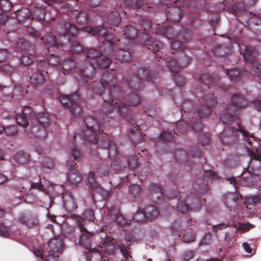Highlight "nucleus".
Segmentation results:
<instances>
[{
  "mask_svg": "<svg viewBox=\"0 0 261 261\" xmlns=\"http://www.w3.org/2000/svg\"><path fill=\"white\" fill-rule=\"evenodd\" d=\"M44 64H47L48 66L50 65L53 67L56 66L58 65L61 64L59 58L54 54L48 56V57L47 59V62H40L39 64L38 65V66L40 67Z\"/></svg>",
  "mask_w": 261,
  "mask_h": 261,
  "instance_id": "42",
  "label": "nucleus"
},
{
  "mask_svg": "<svg viewBox=\"0 0 261 261\" xmlns=\"http://www.w3.org/2000/svg\"><path fill=\"white\" fill-rule=\"evenodd\" d=\"M61 103L68 108L75 117H79L82 112L81 106V99L78 92H74L70 95H61Z\"/></svg>",
  "mask_w": 261,
  "mask_h": 261,
  "instance_id": "15",
  "label": "nucleus"
},
{
  "mask_svg": "<svg viewBox=\"0 0 261 261\" xmlns=\"http://www.w3.org/2000/svg\"><path fill=\"white\" fill-rule=\"evenodd\" d=\"M231 49L229 47L225 45H216L212 50L215 56L223 57L230 53Z\"/></svg>",
  "mask_w": 261,
  "mask_h": 261,
  "instance_id": "36",
  "label": "nucleus"
},
{
  "mask_svg": "<svg viewBox=\"0 0 261 261\" xmlns=\"http://www.w3.org/2000/svg\"><path fill=\"white\" fill-rule=\"evenodd\" d=\"M125 6L133 9H141L144 5L143 0H124Z\"/></svg>",
  "mask_w": 261,
  "mask_h": 261,
  "instance_id": "43",
  "label": "nucleus"
},
{
  "mask_svg": "<svg viewBox=\"0 0 261 261\" xmlns=\"http://www.w3.org/2000/svg\"><path fill=\"white\" fill-rule=\"evenodd\" d=\"M123 31L125 38L130 41H133L137 37L140 43V40L142 39L141 35L139 31L138 32H137V29L135 27L131 25H126Z\"/></svg>",
  "mask_w": 261,
  "mask_h": 261,
  "instance_id": "31",
  "label": "nucleus"
},
{
  "mask_svg": "<svg viewBox=\"0 0 261 261\" xmlns=\"http://www.w3.org/2000/svg\"><path fill=\"white\" fill-rule=\"evenodd\" d=\"M40 40L48 47V50L51 48H53L54 51H56V50L61 49L66 45V42L63 41L61 35H60L57 39V36L54 35L51 32L44 37H41Z\"/></svg>",
  "mask_w": 261,
  "mask_h": 261,
  "instance_id": "18",
  "label": "nucleus"
},
{
  "mask_svg": "<svg viewBox=\"0 0 261 261\" xmlns=\"http://www.w3.org/2000/svg\"><path fill=\"white\" fill-rule=\"evenodd\" d=\"M95 70H94L92 80L89 81V85H85L84 87L91 89L95 93L102 95L103 103L102 105L101 111L106 115L111 114L120 115L126 117L128 122L132 125H135L134 128L130 129V133L135 135L136 130L138 131L139 126L137 124L134 116L132 115L127 117L126 115L129 111V107L136 106L140 104V98L137 94H130L126 98L123 97V100L128 102L124 103L121 97L122 96V89L117 84L114 70L113 72H105L101 76V80H94L95 77Z\"/></svg>",
  "mask_w": 261,
  "mask_h": 261,
  "instance_id": "1",
  "label": "nucleus"
},
{
  "mask_svg": "<svg viewBox=\"0 0 261 261\" xmlns=\"http://www.w3.org/2000/svg\"><path fill=\"white\" fill-rule=\"evenodd\" d=\"M110 163L108 161L99 165L96 168V170L97 175L100 177L105 176H108L110 173ZM111 165H112L111 163Z\"/></svg>",
  "mask_w": 261,
  "mask_h": 261,
  "instance_id": "38",
  "label": "nucleus"
},
{
  "mask_svg": "<svg viewBox=\"0 0 261 261\" xmlns=\"http://www.w3.org/2000/svg\"><path fill=\"white\" fill-rule=\"evenodd\" d=\"M111 57L115 58L116 60L120 61L121 63L129 62L132 58L131 54L129 51L119 49L116 51H113Z\"/></svg>",
  "mask_w": 261,
  "mask_h": 261,
  "instance_id": "30",
  "label": "nucleus"
},
{
  "mask_svg": "<svg viewBox=\"0 0 261 261\" xmlns=\"http://www.w3.org/2000/svg\"><path fill=\"white\" fill-rule=\"evenodd\" d=\"M81 153L76 148L72 149L69 160L66 161L68 167L67 178L69 184L73 186H77L82 180V176L76 168L78 167L76 162H79Z\"/></svg>",
  "mask_w": 261,
  "mask_h": 261,
  "instance_id": "10",
  "label": "nucleus"
},
{
  "mask_svg": "<svg viewBox=\"0 0 261 261\" xmlns=\"http://www.w3.org/2000/svg\"><path fill=\"white\" fill-rule=\"evenodd\" d=\"M16 45L21 50H27L30 47L29 42L24 38H20L16 42Z\"/></svg>",
  "mask_w": 261,
  "mask_h": 261,
  "instance_id": "53",
  "label": "nucleus"
},
{
  "mask_svg": "<svg viewBox=\"0 0 261 261\" xmlns=\"http://www.w3.org/2000/svg\"><path fill=\"white\" fill-rule=\"evenodd\" d=\"M42 164L43 167L51 169L54 167L55 162L52 159L49 157H45L43 158Z\"/></svg>",
  "mask_w": 261,
  "mask_h": 261,
  "instance_id": "55",
  "label": "nucleus"
},
{
  "mask_svg": "<svg viewBox=\"0 0 261 261\" xmlns=\"http://www.w3.org/2000/svg\"><path fill=\"white\" fill-rule=\"evenodd\" d=\"M151 27V22L148 19H142L140 22L141 29L138 30L141 35V40L140 44L145 46L149 49L152 50L153 53H155L159 51L162 46V43L159 40L154 39L153 40L152 37H150L148 32L150 31Z\"/></svg>",
  "mask_w": 261,
  "mask_h": 261,
  "instance_id": "9",
  "label": "nucleus"
},
{
  "mask_svg": "<svg viewBox=\"0 0 261 261\" xmlns=\"http://www.w3.org/2000/svg\"><path fill=\"white\" fill-rule=\"evenodd\" d=\"M109 22L114 26H118L121 22V18L118 14L111 12L109 17Z\"/></svg>",
  "mask_w": 261,
  "mask_h": 261,
  "instance_id": "54",
  "label": "nucleus"
},
{
  "mask_svg": "<svg viewBox=\"0 0 261 261\" xmlns=\"http://www.w3.org/2000/svg\"><path fill=\"white\" fill-rule=\"evenodd\" d=\"M199 80L205 88L210 89L211 87L214 85L222 87L219 77L217 74H209L208 72L207 74H201L199 77Z\"/></svg>",
  "mask_w": 261,
  "mask_h": 261,
  "instance_id": "21",
  "label": "nucleus"
},
{
  "mask_svg": "<svg viewBox=\"0 0 261 261\" xmlns=\"http://www.w3.org/2000/svg\"><path fill=\"white\" fill-rule=\"evenodd\" d=\"M201 155V151L197 146L192 147L189 153H188L184 150H179L175 152L174 156L176 160L179 162L180 164H186L188 166H192L188 159L190 156L192 158H200Z\"/></svg>",
  "mask_w": 261,
  "mask_h": 261,
  "instance_id": "17",
  "label": "nucleus"
},
{
  "mask_svg": "<svg viewBox=\"0 0 261 261\" xmlns=\"http://www.w3.org/2000/svg\"><path fill=\"white\" fill-rule=\"evenodd\" d=\"M194 256V252L193 251L191 250H186L183 254L184 261H190L193 258Z\"/></svg>",
  "mask_w": 261,
  "mask_h": 261,
  "instance_id": "63",
  "label": "nucleus"
},
{
  "mask_svg": "<svg viewBox=\"0 0 261 261\" xmlns=\"http://www.w3.org/2000/svg\"><path fill=\"white\" fill-rule=\"evenodd\" d=\"M42 72V70L37 71L31 76L30 82L34 87L40 86L45 82V77Z\"/></svg>",
  "mask_w": 261,
  "mask_h": 261,
  "instance_id": "34",
  "label": "nucleus"
},
{
  "mask_svg": "<svg viewBox=\"0 0 261 261\" xmlns=\"http://www.w3.org/2000/svg\"><path fill=\"white\" fill-rule=\"evenodd\" d=\"M150 188L153 199H160L164 196V192L158 184H152Z\"/></svg>",
  "mask_w": 261,
  "mask_h": 261,
  "instance_id": "41",
  "label": "nucleus"
},
{
  "mask_svg": "<svg viewBox=\"0 0 261 261\" xmlns=\"http://www.w3.org/2000/svg\"><path fill=\"white\" fill-rule=\"evenodd\" d=\"M178 71H179L175 72V74L173 75V79L175 84L178 86L182 87L185 84V79L183 76L177 73ZM173 72L174 73V72Z\"/></svg>",
  "mask_w": 261,
  "mask_h": 261,
  "instance_id": "56",
  "label": "nucleus"
},
{
  "mask_svg": "<svg viewBox=\"0 0 261 261\" xmlns=\"http://www.w3.org/2000/svg\"><path fill=\"white\" fill-rule=\"evenodd\" d=\"M34 57L29 53H24L20 58L22 64L25 66L31 65L34 61Z\"/></svg>",
  "mask_w": 261,
  "mask_h": 261,
  "instance_id": "49",
  "label": "nucleus"
},
{
  "mask_svg": "<svg viewBox=\"0 0 261 261\" xmlns=\"http://www.w3.org/2000/svg\"><path fill=\"white\" fill-rule=\"evenodd\" d=\"M17 133V129L15 126L11 125L5 128V134L8 136H14Z\"/></svg>",
  "mask_w": 261,
  "mask_h": 261,
  "instance_id": "62",
  "label": "nucleus"
},
{
  "mask_svg": "<svg viewBox=\"0 0 261 261\" xmlns=\"http://www.w3.org/2000/svg\"><path fill=\"white\" fill-rule=\"evenodd\" d=\"M246 10V6L244 1L236 2L231 7V11L233 14L237 15L241 12Z\"/></svg>",
  "mask_w": 261,
  "mask_h": 261,
  "instance_id": "45",
  "label": "nucleus"
},
{
  "mask_svg": "<svg viewBox=\"0 0 261 261\" xmlns=\"http://www.w3.org/2000/svg\"><path fill=\"white\" fill-rule=\"evenodd\" d=\"M129 192L133 196H136L139 194L141 191V187L137 185H133L129 188Z\"/></svg>",
  "mask_w": 261,
  "mask_h": 261,
  "instance_id": "64",
  "label": "nucleus"
},
{
  "mask_svg": "<svg viewBox=\"0 0 261 261\" xmlns=\"http://www.w3.org/2000/svg\"><path fill=\"white\" fill-rule=\"evenodd\" d=\"M149 68H150V67H148V68L147 67H140L138 69L136 74L130 75L126 77L125 83L134 92L124 95L123 91L122 90V99H123V97L126 98V96L133 94H137L140 98V101H141L138 92L143 87V80H146L149 82L156 76V73L151 72ZM122 101L124 103L128 104V102L125 100H122Z\"/></svg>",
  "mask_w": 261,
  "mask_h": 261,
  "instance_id": "7",
  "label": "nucleus"
},
{
  "mask_svg": "<svg viewBox=\"0 0 261 261\" xmlns=\"http://www.w3.org/2000/svg\"><path fill=\"white\" fill-rule=\"evenodd\" d=\"M239 197L234 193H228L223 197V201L225 205L230 210L237 206Z\"/></svg>",
  "mask_w": 261,
  "mask_h": 261,
  "instance_id": "33",
  "label": "nucleus"
},
{
  "mask_svg": "<svg viewBox=\"0 0 261 261\" xmlns=\"http://www.w3.org/2000/svg\"><path fill=\"white\" fill-rule=\"evenodd\" d=\"M238 123V128L233 127H228L226 130H224L220 135V139L221 143L225 146H231L236 144L238 141L239 133L242 134L243 136L247 138V141L252 136H250L249 133L244 129L240 123Z\"/></svg>",
  "mask_w": 261,
  "mask_h": 261,
  "instance_id": "11",
  "label": "nucleus"
},
{
  "mask_svg": "<svg viewBox=\"0 0 261 261\" xmlns=\"http://www.w3.org/2000/svg\"><path fill=\"white\" fill-rule=\"evenodd\" d=\"M109 117L106 116L103 118V122L97 121L93 116H88L83 118L82 124V131L79 135L82 140L94 144L98 143L100 134H102L103 130H99L100 127H103L105 125L106 119ZM79 136L75 134L73 137L74 140Z\"/></svg>",
  "mask_w": 261,
  "mask_h": 261,
  "instance_id": "6",
  "label": "nucleus"
},
{
  "mask_svg": "<svg viewBox=\"0 0 261 261\" xmlns=\"http://www.w3.org/2000/svg\"><path fill=\"white\" fill-rule=\"evenodd\" d=\"M247 105V100L242 95L234 94L231 98V103L227 105L226 109L220 114L222 123L231 124L237 118L234 112L237 109H244Z\"/></svg>",
  "mask_w": 261,
  "mask_h": 261,
  "instance_id": "8",
  "label": "nucleus"
},
{
  "mask_svg": "<svg viewBox=\"0 0 261 261\" xmlns=\"http://www.w3.org/2000/svg\"><path fill=\"white\" fill-rule=\"evenodd\" d=\"M85 51V49L83 48L81 44L76 41H73L70 43V50L69 51L71 53L72 55L73 54L75 55L73 57H75L76 60H82L83 58H81L80 57V54Z\"/></svg>",
  "mask_w": 261,
  "mask_h": 261,
  "instance_id": "35",
  "label": "nucleus"
},
{
  "mask_svg": "<svg viewBox=\"0 0 261 261\" xmlns=\"http://www.w3.org/2000/svg\"><path fill=\"white\" fill-rule=\"evenodd\" d=\"M114 221L120 226H124L125 225L130 224L119 212L115 215Z\"/></svg>",
  "mask_w": 261,
  "mask_h": 261,
  "instance_id": "50",
  "label": "nucleus"
},
{
  "mask_svg": "<svg viewBox=\"0 0 261 261\" xmlns=\"http://www.w3.org/2000/svg\"><path fill=\"white\" fill-rule=\"evenodd\" d=\"M249 139L248 145L246 146V149L250 157L248 168L245 171L242 172V182L246 186H250L253 184L252 176L261 175V150L256 147L253 148L252 140Z\"/></svg>",
  "mask_w": 261,
  "mask_h": 261,
  "instance_id": "5",
  "label": "nucleus"
},
{
  "mask_svg": "<svg viewBox=\"0 0 261 261\" xmlns=\"http://www.w3.org/2000/svg\"><path fill=\"white\" fill-rule=\"evenodd\" d=\"M50 124V118L47 113H40L31 123L30 133L36 138L46 136L45 129Z\"/></svg>",
  "mask_w": 261,
  "mask_h": 261,
  "instance_id": "12",
  "label": "nucleus"
},
{
  "mask_svg": "<svg viewBox=\"0 0 261 261\" xmlns=\"http://www.w3.org/2000/svg\"><path fill=\"white\" fill-rule=\"evenodd\" d=\"M182 196L181 195L179 198V202L177 203L176 208L177 212L180 213H185L187 212L189 210H190V207L187 204V202L189 201L191 198L190 196H188L186 199L182 200Z\"/></svg>",
  "mask_w": 261,
  "mask_h": 261,
  "instance_id": "40",
  "label": "nucleus"
},
{
  "mask_svg": "<svg viewBox=\"0 0 261 261\" xmlns=\"http://www.w3.org/2000/svg\"><path fill=\"white\" fill-rule=\"evenodd\" d=\"M30 155L23 151L17 152L14 156L15 162L20 164H25L30 161Z\"/></svg>",
  "mask_w": 261,
  "mask_h": 261,
  "instance_id": "39",
  "label": "nucleus"
},
{
  "mask_svg": "<svg viewBox=\"0 0 261 261\" xmlns=\"http://www.w3.org/2000/svg\"><path fill=\"white\" fill-rule=\"evenodd\" d=\"M199 142L202 146H205L210 143V139L208 134H200L199 137Z\"/></svg>",
  "mask_w": 261,
  "mask_h": 261,
  "instance_id": "61",
  "label": "nucleus"
},
{
  "mask_svg": "<svg viewBox=\"0 0 261 261\" xmlns=\"http://www.w3.org/2000/svg\"><path fill=\"white\" fill-rule=\"evenodd\" d=\"M71 217L75 219L79 229L82 233L80 238V243L85 249L89 250L91 252H99V250L95 247L93 249L91 247L92 237L94 233L89 231L85 227V220L80 216L76 214L71 215Z\"/></svg>",
  "mask_w": 261,
  "mask_h": 261,
  "instance_id": "14",
  "label": "nucleus"
},
{
  "mask_svg": "<svg viewBox=\"0 0 261 261\" xmlns=\"http://www.w3.org/2000/svg\"><path fill=\"white\" fill-rule=\"evenodd\" d=\"M113 239L111 237L106 239L102 244V246L99 245L101 248L100 251H103L108 254H113L117 247L113 242Z\"/></svg>",
  "mask_w": 261,
  "mask_h": 261,
  "instance_id": "32",
  "label": "nucleus"
},
{
  "mask_svg": "<svg viewBox=\"0 0 261 261\" xmlns=\"http://www.w3.org/2000/svg\"><path fill=\"white\" fill-rule=\"evenodd\" d=\"M83 215L85 219L88 221L94 222L95 220L94 212L92 209L86 210L83 213Z\"/></svg>",
  "mask_w": 261,
  "mask_h": 261,
  "instance_id": "59",
  "label": "nucleus"
},
{
  "mask_svg": "<svg viewBox=\"0 0 261 261\" xmlns=\"http://www.w3.org/2000/svg\"><path fill=\"white\" fill-rule=\"evenodd\" d=\"M129 246H130V244H128L127 247H125L124 245L121 243L117 245V248L120 250L123 256L127 260L132 258L130 252L129 251Z\"/></svg>",
  "mask_w": 261,
  "mask_h": 261,
  "instance_id": "47",
  "label": "nucleus"
},
{
  "mask_svg": "<svg viewBox=\"0 0 261 261\" xmlns=\"http://www.w3.org/2000/svg\"><path fill=\"white\" fill-rule=\"evenodd\" d=\"M45 8V6L43 5L40 7H35L31 13L32 19L35 18L40 20H44ZM17 15L22 16L25 19H29L30 18V12L29 9H24L19 10Z\"/></svg>",
  "mask_w": 261,
  "mask_h": 261,
  "instance_id": "20",
  "label": "nucleus"
},
{
  "mask_svg": "<svg viewBox=\"0 0 261 261\" xmlns=\"http://www.w3.org/2000/svg\"><path fill=\"white\" fill-rule=\"evenodd\" d=\"M139 157H141L140 153H138L137 155L133 154H130L127 159V164L129 168L134 169L139 166L140 163L138 161Z\"/></svg>",
  "mask_w": 261,
  "mask_h": 261,
  "instance_id": "44",
  "label": "nucleus"
},
{
  "mask_svg": "<svg viewBox=\"0 0 261 261\" xmlns=\"http://www.w3.org/2000/svg\"><path fill=\"white\" fill-rule=\"evenodd\" d=\"M132 220L134 222L139 223H143L146 220H148L143 210L138 211L136 213L132 218Z\"/></svg>",
  "mask_w": 261,
  "mask_h": 261,
  "instance_id": "48",
  "label": "nucleus"
},
{
  "mask_svg": "<svg viewBox=\"0 0 261 261\" xmlns=\"http://www.w3.org/2000/svg\"><path fill=\"white\" fill-rule=\"evenodd\" d=\"M156 34L160 35L168 38L173 39L171 42V46L173 50L178 51L177 54L172 52L170 55H164L163 46L159 51L154 53L156 58H163L167 66L172 72H176L184 68L187 67L190 64L191 59L184 52L186 49L185 42H187L191 36V32L187 29L184 30V32L177 34L174 38L175 34L172 27L167 26L159 28ZM162 46L163 45L162 44Z\"/></svg>",
  "mask_w": 261,
  "mask_h": 261,
  "instance_id": "2",
  "label": "nucleus"
},
{
  "mask_svg": "<svg viewBox=\"0 0 261 261\" xmlns=\"http://www.w3.org/2000/svg\"><path fill=\"white\" fill-rule=\"evenodd\" d=\"M217 103L214 93H209L204 95L198 99L197 102L194 105L192 102L186 99L180 106L184 119H190L192 123L195 120L201 121L202 118L208 116L211 112L212 108Z\"/></svg>",
  "mask_w": 261,
  "mask_h": 261,
  "instance_id": "3",
  "label": "nucleus"
},
{
  "mask_svg": "<svg viewBox=\"0 0 261 261\" xmlns=\"http://www.w3.org/2000/svg\"><path fill=\"white\" fill-rule=\"evenodd\" d=\"M64 28L65 32L62 35L63 41L66 42V45L69 42L68 35L74 36L77 32V29L76 26L68 22H64Z\"/></svg>",
  "mask_w": 261,
  "mask_h": 261,
  "instance_id": "29",
  "label": "nucleus"
},
{
  "mask_svg": "<svg viewBox=\"0 0 261 261\" xmlns=\"http://www.w3.org/2000/svg\"><path fill=\"white\" fill-rule=\"evenodd\" d=\"M97 65L102 68H107L109 67L111 62V60L106 57H102L100 59L98 58L97 61Z\"/></svg>",
  "mask_w": 261,
  "mask_h": 261,
  "instance_id": "52",
  "label": "nucleus"
},
{
  "mask_svg": "<svg viewBox=\"0 0 261 261\" xmlns=\"http://www.w3.org/2000/svg\"><path fill=\"white\" fill-rule=\"evenodd\" d=\"M258 52L256 48L251 46H245L243 55L245 60L252 66L257 62Z\"/></svg>",
  "mask_w": 261,
  "mask_h": 261,
  "instance_id": "25",
  "label": "nucleus"
},
{
  "mask_svg": "<svg viewBox=\"0 0 261 261\" xmlns=\"http://www.w3.org/2000/svg\"><path fill=\"white\" fill-rule=\"evenodd\" d=\"M102 55V52L99 50L96 49L94 48H87L85 49V51H83L80 55L81 58H83L85 69H86V65L87 62L90 63L92 66L93 65L89 61H87V59H95L96 61L98 58H100Z\"/></svg>",
  "mask_w": 261,
  "mask_h": 261,
  "instance_id": "22",
  "label": "nucleus"
},
{
  "mask_svg": "<svg viewBox=\"0 0 261 261\" xmlns=\"http://www.w3.org/2000/svg\"><path fill=\"white\" fill-rule=\"evenodd\" d=\"M226 74L228 77L231 80L236 81L239 80L242 75V72L238 69H226Z\"/></svg>",
  "mask_w": 261,
  "mask_h": 261,
  "instance_id": "46",
  "label": "nucleus"
},
{
  "mask_svg": "<svg viewBox=\"0 0 261 261\" xmlns=\"http://www.w3.org/2000/svg\"><path fill=\"white\" fill-rule=\"evenodd\" d=\"M31 110L30 107H25L22 113L16 114L15 119L18 125L23 128L27 127L29 125V122L28 120L27 115L30 114Z\"/></svg>",
  "mask_w": 261,
  "mask_h": 261,
  "instance_id": "28",
  "label": "nucleus"
},
{
  "mask_svg": "<svg viewBox=\"0 0 261 261\" xmlns=\"http://www.w3.org/2000/svg\"><path fill=\"white\" fill-rule=\"evenodd\" d=\"M187 121H178L176 124V129L173 128L174 134L178 136L177 132L179 133L186 132L188 129V126L190 125L192 129L196 132H200L203 127V124L201 121H197L195 120L192 123L190 122V119H186Z\"/></svg>",
  "mask_w": 261,
  "mask_h": 261,
  "instance_id": "19",
  "label": "nucleus"
},
{
  "mask_svg": "<svg viewBox=\"0 0 261 261\" xmlns=\"http://www.w3.org/2000/svg\"><path fill=\"white\" fill-rule=\"evenodd\" d=\"M62 198L63 199V206L65 211L67 213L70 214V218L75 220L74 218L71 217V215L73 214L72 213L74 212L77 207V205L75 202L73 196L70 194H65L63 195Z\"/></svg>",
  "mask_w": 261,
  "mask_h": 261,
  "instance_id": "23",
  "label": "nucleus"
},
{
  "mask_svg": "<svg viewBox=\"0 0 261 261\" xmlns=\"http://www.w3.org/2000/svg\"><path fill=\"white\" fill-rule=\"evenodd\" d=\"M86 183L88 185V188L92 190L93 192H98L101 194L103 192V189L96 182L93 171H91L89 172Z\"/></svg>",
  "mask_w": 261,
  "mask_h": 261,
  "instance_id": "27",
  "label": "nucleus"
},
{
  "mask_svg": "<svg viewBox=\"0 0 261 261\" xmlns=\"http://www.w3.org/2000/svg\"><path fill=\"white\" fill-rule=\"evenodd\" d=\"M143 211L149 221L155 219L160 214L157 208L152 205L147 206L145 209H143Z\"/></svg>",
  "mask_w": 261,
  "mask_h": 261,
  "instance_id": "37",
  "label": "nucleus"
},
{
  "mask_svg": "<svg viewBox=\"0 0 261 261\" xmlns=\"http://www.w3.org/2000/svg\"><path fill=\"white\" fill-rule=\"evenodd\" d=\"M170 8L166 14L167 19L174 22H178L181 18V10L178 7H181V3Z\"/></svg>",
  "mask_w": 261,
  "mask_h": 261,
  "instance_id": "26",
  "label": "nucleus"
},
{
  "mask_svg": "<svg viewBox=\"0 0 261 261\" xmlns=\"http://www.w3.org/2000/svg\"><path fill=\"white\" fill-rule=\"evenodd\" d=\"M174 137L171 133L168 131H163L160 135V138L163 142H170Z\"/></svg>",
  "mask_w": 261,
  "mask_h": 261,
  "instance_id": "58",
  "label": "nucleus"
},
{
  "mask_svg": "<svg viewBox=\"0 0 261 261\" xmlns=\"http://www.w3.org/2000/svg\"><path fill=\"white\" fill-rule=\"evenodd\" d=\"M182 240L185 243L193 242L195 240V235L192 230H190L182 236Z\"/></svg>",
  "mask_w": 261,
  "mask_h": 261,
  "instance_id": "57",
  "label": "nucleus"
},
{
  "mask_svg": "<svg viewBox=\"0 0 261 261\" xmlns=\"http://www.w3.org/2000/svg\"><path fill=\"white\" fill-rule=\"evenodd\" d=\"M63 247V243L61 240L53 239L49 241L47 244V249L48 251V254L45 256L44 261H59L58 254L62 252L60 251Z\"/></svg>",
  "mask_w": 261,
  "mask_h": 261,
  "instance_id": "16",
  "label": "nucleus"
},
{
  "mask_svg": "<svg viewBox=\"0 0 261 261\" xmlns=\"http://www.w3.org/2000/svg\"><path fill=\"white\" fill-rule=\"evenodd\" d=\"M72 56V58H68L65 60L62 64L63 73L66 75L70 72H78L80 76V79L78 80L79 85L84 87L85 85H89V81L92 80V75L95 70V68L90 63H87L86 69L83 65V60H76Z\"/></svg>",
  "mask_w": 261,
  "mask_h": 261,
  "instance_id": "4",
  "label": "nucleus"
},
{
  "mask_svg": "<svg viewBox=\"0 0 261 261\" xmlns=\"http://www.w3.org/2000/svg\"><path fill=\"white\" fill-rule=\"evenodd\" d=\"M84 30L92 36H95L99 42H102L105 45L113 49V45L116 42L119 41L113 35L107 32V28L102 26H98L95 28L89 27L84 28Z\"/></svg>",
  "mask_w": 261,
  "mask_h": 261,
  "instance_id": "13",
  "label": "nucleus"
},
{
  "mask_svg": "<svg viewBox=\"0 0 261 261\" xmlns=\"http://www.w3.org/2000/svg\"><path fill=\"white\" fill-rule=\"evenodd\" d=\"M19 221L28 228H32L39 226V220L37 217L31 214H23L19 217Z\"/></svg>",
  "mask_w": 261,
  "mask_h": 261,
  "instance_id": "24",
  "label": "nucleus"
},
{
  "mask_svg": "<svg viewBox=\"0 0 261 261\" xmlns=\"http://www.w3.org/2000/svg\"><path fill=\"white\" fill-rule=\"evenodd\" d=\"M11 4L8 0H1L0 2V8L4 12H7L11 10Z\"/></svg>",
  "mask_w": 261,
  "mask_h": 261,
  "instance_id": "60",
  "label": "nucleus"
},
{
  "mask_svg": "<svg viewBox=\"0 0 261 261\" xmlns=\"http://www.w3.org/2000/svg\"><path fill=\"white\" fill-rule=\"evenodd\" d=\"M88 19L87 14L83 12H79L75 16L76 22L80 24H84L87 22Z\"/></svg>",
  "mask_w": 261,
  "mask_h": 261,
  "instance_id": "51",
  "label": "nucleus"
}]
</instances>
